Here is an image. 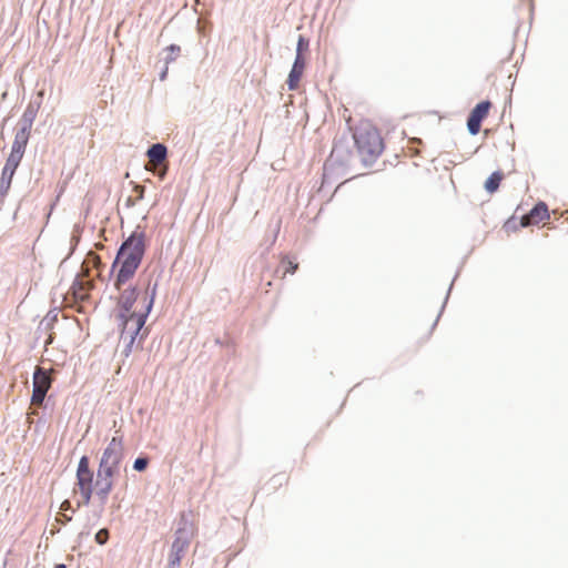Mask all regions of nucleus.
Returning <instances> with one entry per match:
<instances>
[{"mask_svg": "<svg viewBox=\"0 0 568 568\" xmlns=\"http://www.w3.org/2000/svg\"><path fill=\"white\" fill-rule=\"evenodd\" d=\"M154 300V292L148 298H144V305L140 311H131L130 313L120 312L119 317L122 322V336L129 337L133 343L139 335L140 331L145 324L146 317L151 312Z\"/></svg>", "mask_w": 568, "mask_h": 568, "instance_id": "obj_4", "label": "nucleus"}, {"mask_svg": "<svg viewBox=\"0 0 568 568\" xmlns=\"http://www.w3.org/2000/svg\"><path fill=\"white\" fill-rule=\"evenodd\" d=\"M194 535H195L194 526L192 524H184L183 527H181L176 530L175 539L172 544V549L182 551L185 554Z\"/></svg>", "mask_w": 568, "mask_h": 568, "instance_id": "obj_10", "label": "nucleus"}, {"mask_svg": "<svg viewBox=\"0 0 568 568\" xmlns=\"http://www.w3.org/2000/svg\"><path fill=\"white\" fill-rule=\"evenodd\" d=\"M90 282L83 278L77 280L71 286L72 295L75 300L84 301L89 297Z\"/></svg>", "mask_w": 568, "mask_h": 568, "instance_id": "obj_14", "label": "nucleus"}, {"mask_svg": "<svg viewBox=\"0 0 568 568\" xmlns=\"http://www.w3.org/2000/svg\"><path fill=\"white\" fill-rule=\"evenodd\" d=\"M148 465H149L148 458H136L133 464V468L138 471H143V470H145Z\"/></svg>", "mask_w": 568, "mask_h": 568, "instance_id": "obj_23", "label": "nucleus"}, {"mask_svg": "<svg viewBox=\"0 0 568 568\" xmlns=\"http://www.w3.org/2000/svg\"><path fill=\"white\" fill-rule=\"evenodd\" d=\"M77 487L81 494L82 503L88 505L93 494V478L94 474L90 468V460L88 456H82L79 460L77 468Z\"/></svg>", "mask_w": 568, "mask_h": 568, "instance_id": "obj_5", "label": "nucleus"}, {"mask_svg": "<svg viewBox=\"0 0 568 568\" xmlns=\"http://www.w3.org/2000/svg\"><path fill=\"white\" fill-rule=\"evenodd\" d=\"M51 372L53 371H47L40 366L36 367V371L33 373V392L31 397L32 405H42L47 392L49 390L52 384Z\"/></svg>", "mask_w": 568, "mask_h": 568, "instance_id": "obj_6", "label": "nucleus"}, {"mask_svg": "<svg viewBox=\"0 0 568 568\" xmlns=\"http://www.w3.org/2000/svg\"><path fill=\"white\" fill-rule=\"evenodd\" d=\"M438 317L432 318L429 323L426 325L424 333L420 335V339L425 341L428 339V337L432 335L436 324H437Z\"/></svg>", "mask_w": 568, "mask_h": 568, "instance_id": "obj_20", "label": "nucleus"}, {"mask_svg": "<svg viewBox=\"0 0 568 568\" xmlns=\"http://www.w3.org/2000/svg\"><path fill=\"white\" fill-rule=\"evenodd\" d=\"M61 516H62L63 519L58 518V520H62V521H70L71 520V517L67 516L65 514H61Z\"/></svg>", "mask_w": 568, "mask_h": 568, "instance_id": "obj_31", "label": "nucleus"}, {"mask_svg": "<svg viewBox=\"0 0 568 568\" xmlns=\"http://www.w3.org/2000/svg\"><path fill=\"white\" fill-rule=\"evenodd\" d=\"M30 135H31L30 133L18 130L14 134V139H13L12 146H11V152L24 154Z\"/></svg>", "mask_w": 568, "mask_h": 568, "instance_id": "obj_15", "label": "nucleus"}, {"mask_svg": "<svg viewBox=\"0 0 568 568\" xmlns=\"http://www.w3.org/2000/svg\"><path fill=\"white\" fill-rule=\"evenodd\" d=\"M154 173L158 174V176L162 180L164 179L165 174H166V166H163L162 169H160L159 171H155Z\"/></svg>", "mask_w": 568, "mask_h": 568, "instance_id": "obj_30", "label": "nucleus"}, {"mask_svg": "<svg viewBox=\"0 0 568 568\" xmlns=\"http://www.w3.org/2000/svg\"><path fill=\"white\" fill-rule=\"evenodd\" d=\"M184 556V552L178 551L171 548L169 566L170 568H180L181 560Z\"/></svg>", "mask_w": 568, "mask_h": 568, "instance_id": "obj_18", "label": "nucleus"}, {"mask_svg": "<svg viewBox=\"0 0 568 568\" xmlns=\"http://www.w3.org/2000/svg\"><path fill=\"white\" fill-rule=\"evenodd\" d=\"M281 263L285 266L284 274H286V273L294 274L296 272V270L298 268V264L295 263L294 261L290 260L287 256H284L282 258Z\"/></svg>", "mask_w": 568, "mask_h": 568, "instance_id": "obj_19", "label": "nucleus"}, {"mask_svg": "<svg viewBox=\"0 0 568 568\" xmlns=\"http://www.w3.org/2000/svg\"><path fill=\"white\" fill-rule=\"evenodd\" d=\"M18 166L19 165H17L16 163L9 162V160H7L3 169L16 172Z\"/></svg>", "mask_w": 568, "mask_h": 568, "instance_id": "obj_28", "label": "nucleus"}, {"mask_svg": "<svg viewBox=\"0 0 568 568\" xmlns=\"http://www.w3.org/2000/svg\"><path fill=\"white\" fill-rule=\"evenodd\" d=\"M148 158L149 162L145 165V169L148 171L155 172L166 158V148L161 143L153 144L148 150Z\"/></svg>", "mask_w": 568, "mask_h": 568, "instance_id": "obj_11", "label": "nucleus"}, {"mask_svg": "<svg viewBox=\"0 0 568 568\" xmlns=\"http://www.w3.org/2000/svg\"><path fill=\"white\" fill-rule=\"evenodd\" d=\"M134 192L136 193V197H138L139 200L143 199V195H144V186H142V185H136V186L134 187Z\"/></svg>", "mask_w": 568, "mask_h": 568, "instance_id": "obj_27", "label": "nucleus"}, {"mask_svg": "<svg viewBox=\"0 0 568 568\" xmlns=\"http://www.w3.org/2000/svg\"><path fill=\"white\" fill-rule=\"evenodd\" d=\"M491 103L483 101L478 103L470 112L467 120V128L470 134L476 135L480 131L481 121L487 118Z\"/></svg>", "mask_w": 568, "mask_h": 568, "instance_id": "obj_7", "label": "nucleus"}, {"mask_svg": "<svg viewBox=\"0 0 568 568\" xmlns=\"http://www.w3.org/2000/svg\"><path fill=\"white\" fill-rule=\"evenodd\" d=\"M305 69V59L304 57H296L293 68L288 74L287 87L290 90H296L301 78L303 75Z\"/></svg>", "mask_w": 568, "mask_h": 568, "instance_id": "obj_12", "label": "nucleus"}, {"mask_svg": "<svg viewBox=\"0 0 568 568\" xmlns=\"http://www.w3.org/2000/svg\"><path fill=\"white\" fill-rule=\"evenodd\" d=\"M504 179V173L500 172V171H496L494 172L485 182V190L488 192V193H495L499 185H500V182L503 181Z\"/></svg>", "mask_w": 568, "mask_h": 568, "instance_id": "obj_16", "label": "nucleus"}, {"mask_svg": "<svg viewBox=\"0 0 568 568\" xmlns=\"http://www.w3.org/2000/svg\"><path fill=\"white\" fill-rule=\"evenodd\" d=\"M60 509H61L62 511H67V510L71 509V503H70L69 500H64V501L61 504Z\"/></svg>", "mask_w": 568, "mask_h": 568, "instance_id": "obj_29", "label": "nucleus"}, {"mask_svg": "<svg viewBox=\"0 0 568 568\" xmlns=\"http://www.w3.org/2000/svg\"><path fill=\"white\" fill-rule=\"evenodd\" d=\"M23 158V154H19V153H16V152H10L9 156L7 160H9V162H12V163H16L17 165L20 164L21 160Z\"/></svg>", "mask_w": 568, "mask_h": 568, "instance_id": "obj_25", "label": "nucleus"}, {"mask_svg": "<svg viewBox=\"0 0 568 568\" xmlns=\"http://www.w3.org/2000/svg\"><path fill=\"white\" fill-rule=\"evenodd\" d=\"M119 292L118 296V306L120 312L130 313L133 310V305L138 300L139 291L138 285H131L129 282L126 285H122V287L116 288Z\"/></svg>", "mask_w": 568, "mask_h": 568, "instance_id": "obj_8", "label": "nucleus"}, {"mask_svg": "<svg viewBox=\"0 0 568 568\" xmlns=\"http://www.w3.org/2000/svg\"><path fill=\"white\" fill-rule=\"evenodd\" d=\"M145 252L144 235L133 233L121 245L112 268L116 271L114 287L120 288L133 278Z\"/></svg>", "mask_w": 568, "mask_h": 568, "instance_id": "obj_1", "label": "nucleus"}, {"mask_svg": "<svg viewBox=\"0 0 568 568\" xmlns=\"http://www.w3.org/2000/svg\"><path fill=\"white\" fill-rule=\"evenodd\" d=\"M122 456L123 437L120 432H115V435L103 450L97 473L95 494L103 501L113 488V477L119 473Z\"/></svg>", "mask_w": 568, "mask_h": 568, "instance_id": "obj_2", "label": "nucleus"}, {"mask_svg": "<svg viewBox=\"0 0 568 568\" xmlns=\"http://www.w3.org/2000/svg\"><path fill=\"white\" fill-rule=\"evenodd\" d=\"M547 220H549L548 206L545 202H539L530 210L528 214L521 217L520 225L527 227L529 225H537Z\"/></svg>", "mask_w": 568, "mask_h": 568, "instance_id": "obj_9", "label": "nucleus"}, {"mask_svg": "<svg viewBox=\"0 0 568 568\" xmlns=\"http://www.w3.org/2000/svg\"><path fill=\"white\" fill-rule=\"evenodd\" d=\"M272 480H276L278 485L287 484L288 477L285 474L276 475L272 478Z\"/></svg>", "mask_w": 568, "mask_h": 568, "instance_id": "obj_26", "label": "nucleus"}, {"mask_svg": "<svg viewBox=\"0 0 568 568\" xmlns=\"http://www.w3.org/2000/svg\"><path fill=\"white\" fill-rule=\"evenodd\" d=\"M109 539V530L103 528L95 534V541L99 545H104Z\"/></svg>", "mask_w": 568, "mask_h": 568, "instance_id": "obj_22", "label": "nucleus"}, {"mask_svg": "<svg viewBox=\"0 0 568 568\" xmlns=\"http://www.w3.org/2000/svg\"><path fill=\"white\" fill-rule=\"evenodd\" d=\"M356 154L364 165H372L384 151V141L377 128L367 120L359 121L353 131Z\"/></svg>", "mask_w": 568, "mask_h": 568, "instance_id": "obj_3", "label": "nucleus"}, {"mask_svg": "<svg viewBox=\"0 0 568 568\" xmlns=\"http://www.w3.org/2000/svg\"><path fill=\"white\" fill-rule=\"evenodd\" d=\"M54 568H65V565L60 564V565H57Z\"/></svg>", "mask_w": 568, "mask_h": 568, "instance_id": "obj_32", "label": "nucleus"}, {"mask_svg": "<svg viewBox=\"0 0 568 568\" xmlns=\"http://www.w3.org/2000/svg\"><path fill=\"white\" fill-rule=\"evenodd\" d=\"M23 158V154H19V153H16V152H10L9 156L7 160H9V162H12V163H16L17 165L20 164L21 160Z\"/></svg>", "mask_w": 568, "mask_h": 568, "instance_id": "obj_24", "label": "nucleus"}, {"mask_svg": "<svg viewBox=\"0 0 568 568\" xmlns=\"http://www.w3.org/2000/svg\"><path fill=\"white\" fill-rule=\"evenodd\" d=\"M14 173L16 172L13 171L2 169L0 178V195L2 197H4L9 192Z\"/></svg>", "mask_w": 568, "mask_h": 568, "instance_id": "obj_17", "label": "nucleus"}, {"mask_svg": "<svg viewBox=\"0 0 568 568\" xmlns=\"http://www.w3.org/2000/svg\"><path fill=\"white\" fill-rule=\"evenodd\" d=\"M307 49L308 41L303 36H300L296 48V57H303V52L306 51Z\"/></svg>", "mask_w": 568, "mask_h": 568, "instance_id": "obj_21", "label": "nucleus"}, {"mask_svg": "<svg viewBox=\"0 0 568 568\" xmlns=\"http://www.w3.org/2000/svg\"><path fill=\"white\" fill-rule=\"evenodd\" d=\"M40 104L29 103L20 120V131H24L31 134L33 122L37 118Z\"/></svg>", "mask_w": 568, "mask_h": 568, "instance_id": "obj_13", "label": "nucleus"}]
</instances>
